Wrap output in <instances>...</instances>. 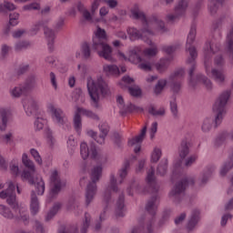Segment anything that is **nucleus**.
Returning a JSON list of instances; mask_svg holds the SVG:
<instances>
[{"label": "nucleus", "mask_w": 233, "mask_h": 233, "mask_svg": "<svg viewBox=\"0 0 233 233\" xmlns=\"http://www.w3.org/2000/svg\"><path fill=\"white\" fill-rule=\"evenodd\" d=\"M131 19H136L137 21H141L143 25V29L141 31L129 27L127 29V34L130 39H141L144 43H147L151 47L142 49L140 46L134 47L129 51V57H136V59H141V57H156L157 56V46L152 42L150 38L151 35L156 34V30L159 32H166L165 22L157 19V16L152 15L147 18V15L139 8V5L135 4L130 10Z\"/></svg>", "instance_id": "1"}, {"label": "nucleus", "mask_w": 233, "mask_h": 233, "mask_svg": "<svg viewBox=\"0 0 233 233\" xmlns=\"http://www.w3.org/2000/svg\"><path fill=\"white\" fill-rule=\"evenodd\" d=\"M229 99L230 91H224L217 97L212 108L214 119L206 117L202 121V132L207 134L212 130V125H214L215 128H218V127L223 123V119H225V116H227V105Z\"/></svg>", "instance_id": "2"}, {"label": "nucleus", "mask_w": 233, "mask_h": 233, "mask_svg": "<svg viewBox=\"0 0 233 233\" xmlns=\"http://www.w3.org/2000/svg\"><path fill=\"white\" fill-rule=\"evenodd\" d=\"M22 162L28 170H24L21 177L28 181L29 185H35L37 195L43 196V194H45V180H43V177L39 175L34 177V176H35V165L34 161L28 158V155L23 154Z\"/></svg>", "instance_id": "3"}, {"label": "nucleus", "mask_w": 233, "mask_h": 233, "mask_svg": "<svg viewBox=\"0 0 233 233\" xmlns=\"http://www.w3.org/2000/svg\"><path fill=\"white\" fill-rule=\"evenodd\" d=\"M87 92L91 98V105L95 108H97L99 103V94L102 96H107L110 92V88H108V84L105 82L103 77H98L96 80L92 79L91 76L87 77Z\"/></svg>", "instance_id": "4"}, {"label": "nucleus", "mask_w": 233, "mask_h": 233, "mask_svg": "<svg viewBox=\"0 0 233 233\" xmlns=\"http://www.w3.org/2000/svg\"><path fill=\"white\" fill-rule=\"evenodd\" d=\"M103 176V166L102 165H96L92 167L90 177L91 182L88 183L86 189V205L88 207L90 203H92L97 194V181L101 179Z\"/></svg>", "instance_id": "5"}, {"label": "nucleus", "mask_w": 233, "mask_h": 233, "mask_svg": "<svg viewBox=\"0 0 233 233\" xmlns=\"http://www.w3.org/2000/svg\"><path fill=\"white\" fill-rule=\"evenodd\" d=\"M95 35L93 37L94 50H97L99 57H104V59L110 58V56H112V47L103 42V40L106 39V31L97 26Z\"/></svg>", "instance_id": "6"}, {"label": "nucleus", "mask_w": 233, "mask_h": 233, "mask_svg": "<svg viewBox=\"0 0 233 233\" xmlns=\"http://www.w3.org/2000/svg\"><path fill=\"white\" fill-rule=\"evenodd\" d=\"M189 65V82L188 85L190 88H196L198 86V83H203L204 86H206L207 90H212V81L208 79V77L205 76L203 74H198L196 76V79H194V72H196V68L198 66L196 60L190 59L187 62Z\"/></svg>", "instance_id": "7"}, {"label": "nucleus", "mask_w": 233, "mask_h": 233, "mask_svg": "<svg viewBox=\"0 0 233 233\" xmlns=\"http://www.w3.org/2000/svg\"><path fill=\"white\" fill-rule=\"evenodd\" d=\"M194 178H184L178 181L169 192V198L174 203H179L185 196V190H187V185H194Z\"/></svg>", "instance_id": "8"}, {"label": "nucleus", "mask_w": 233, "mask_h": 233, "mask_svg": "<svg viewBox=\"0 0 233 233\" xmlns=\"http://www.w3.org/2000/svg\"><path fill=\"white\" fill-rule=\"evenodd\" d=\"M47 24H48V21L46 20H42L35 24L31 29V35H35V34H37V32L41 30V27H44V34L46 35V38L47 39L48 50L49 52H54V41L56 39V32L46 27Z\"/></svg>", "instance_id": "9"}, {"label": "nucleus", "mask_w": 233, "mask_h": 233, "mask_svg": "<svg viewBox=\"0 0 233 233\" xmlns=\"http://www.w3.org/2000/svg\"><path fill=\"white\" fill-rule=\"evenodd\" d=\"M66 187V182L61 179L59 176V172L57 170H54L50 175V191L49 198L50 199H55L59 196V192L63 190Z\"/></svg>", "instance_id": "10"}, {"label": "nucleus", "mask_w": 233, "mask_h": 233, "mask_svg": "<svg viewBox=\"0 0 233 233\" xmlns=\"http://www.w3.org/2000/svg\"><path fill=\"white\" fill-rule=\"evenodd\" d=\"M1 199H6V203L11 208H17V198L15 197V185L13 182L7 183V188L0 192Z\"/></svg>", "instance_id": "11"}, {"label": "nucleus", "mask_w": 233, "mask_h": 233, "mask_svg": "<svg viewBox=\"0 0 233 233\" xmlns=\"http://www.w3.org/2000/svg\"><path fill=\"white\" fill-rule=\"evenodd\" d=\"M48 110L53 121L56 123L58 127H65V125L68 126V117H66V114H65L63 109L56 107L54 105H50Z\"/></svg>", "instance_id": "12"}, {"label": "nucleus", "mask_w": 233, "mask_h": 233, "mask_svg": "<svg viewBox=\"0 0 233 233\" xmlns=\"http://www.w3.org/2000/svg\"><path fill=\"white\" fill-rule=\"evenodd\" d=\"M156 171L154 167L147 171V175L146 177L147 187L144 189V192H148L149 194H157L159 191V185H157V181L156 180Z\"/></svg>", "instance_id": "13"}, {"label": "nucleus", "mask_w": 233, "mask_h": 233, "mask_svg": "<svg viewBox=\"0 0 233 233\" xmlns=\"http://www.w3.org/2000/svg\"><path fill=\"white\" fill-rule=\"evenodd\" d=\"M195 39H196V25L193 24L187 35V40L186 45V50L189 53L191 59H196V57H198V50L193 46Z\"/></svg>", "instance_id": "14"}, {"label": "nucleus", "mask_w": 233, "mask_h": 233, "mask_svg": "<svg viewBox=\"0 0 233 233\" xmlns=\"http://www.w3.org/2000/svg\"><path fill=\"white\" fill-rule=\"evenodd\" d=\"M118 192L119 188L117 187V179L116 178V175L111 174L109 177V185L106 188L104 192L103 201L108 205L110 203V199H112V192Z\"/></svg>", "instance_id": "15"}, {"label": "nucleus", "mask_w": 233, "mask_h": 233, "mask_svg": "<svg viewBox=\"0 0 233 233\" xmlns=\"http://www.w3.org/2000/svg\"><path fill=\"white\" fill-rule=\"evenodd\" d=\"M188 6V2L187 0H180L177 4V5L175 7V14L174 15H168L167 16V20L169 23L176 22L177 19H179L181 15H185V12H187V8Z\"/></svg>", "instance_id": "16"}, {"label": "nucleus", "mask_w": 233, "mask_h": 233, "mask_svg": "<svg viewBox=\"0 0 233 233\" xmlns=\"http://www.w3.org/2000/svg\"><path fill=\"white\" fill-rule=\"evenodd\" d=\"M146 136H147V126H145L142 128L139 135L128 140V146L135 147L134 148L135 154H137V152H141V144L143 143Z\"/></svg>", "instance_id": "17"}, {"label": "nucleus", "mask_w": 233, "mask_h": 233, "mask_svg": "<svg viewBox=\"0 0 233 233\" xmlns=\"http://www.w3.org/2000/svg\"><path fill=\"white\" fill-rule=\"evenodd\" d=\"M116 103L120 108L119 114L122 116H127V114L129 112H134V110H137V112H143V107H137L132 104L129 106H125V100L123 99L122 96H117Z\"/></svg>", "instance_id": "18"}, {"label": "nucleus", "mask_w": 233, "mask_h": 233, "mask_svg": "<svg viewBox=\"0 0 233 233\" xmlns=\"http://www.w3.org/2000/svg\"><path fill=\"white\" fill-rule=\"evenodd\" d=\"M98 128L100 134L98 137L96 138V141L98 145H105V139H106L108 132H110V126H108L106 122H102L99 124Z\"/></svg>", "instance_id": "19"}, {"label": "nucleus", "mask_w": 233, "mask_h": 233, "mask_svg": "<svg viewBox=\"0 0 233 233\" xmlns=\"http://www.w3.org/2000/svg\"><path fill=\"white\" fill-rule=\"evenodd\" d=\"M24 108L27 116H34L37 112V101L34 97H27L24 100Z\"/></svg>", "instance_id": "20"}, {"label": "nucleus", "mask_w": 233, "mask_h": 233, "mask_svg": "<svg viewBox=\"0 0 233 233\" xmlns=\"http://www.w3.org/2000/svg\"><path fill=\"white\" fill-rule=\"evenodd\" d=\"M219 52V44L216 42V39L211 40V42L207 43L204 47V54L206 56V59L208 57H212L214 54H218Z\"/></svg>", "instance_id": "21"}, {"label": "nucleus", "mask_w": 233, "mask_h": 233, "mask_svg": "<svg viewBox=\"0 0 233 233\" xmlns=\"http://www.w3.org/2000/svg\"><path fill=\"white\" fill-rule=\"evenodd\" d=\"M233 168V151H231L228 155V160L224 162L220 168V176L225 177L230 170Z\"/></svg>", "instance_id": "22"}, {"label": "nucleus", "mask_w": 233, "mask_h": 233, "mask_svg": "<svg viewBox=\"0 0 233 233\" xmlns=\"http://www.w3.org/2000/svg\"><path fill=\"white\" fill-rule=\"evenodd\" d=\"M211 78H213L215 80V83H218V85H224L227 81V76H225V73L216 68H213L211 70Z\"/></svg>", "instance_id": "23"}, {"label": "nucleus", "mask_w": 233, "mask_h": 233, "mask_svg": "<svg viewBox=\"0 0 233 233\" xmlns=\"http://www.w3.org/2000/svg\"><path fill=\"white\" fill-rule=\"evenodd\" d=\"M76 59H81L83 57L88 59V57H90V46L88 43L84 42L81 45L80 50H77L76 53Z\"/></svg>", "instance_id": "24"}, {"label": "nucleus", "mask_w": 233, "mask_h": 233, "mask_svg": "<svg viewBox=\"0 0 233 233\" xmlns=\"http://www.w3.org/2000/svg\"><path fill=\"white\" fill-rule=\"evenodd\" d=\"M22 85L26 92L34 90L37 86V76L35 75H30Z\"/></svg>", "instance_id": "25"}, {"label": "nucleus", "mask_w": 233, "mask_h": 233, "mask_svg": "<svg viewBox=\"0 0 233 233\" xmlns=\"http://www.w3.org/2000/svg\"><path fill=\"white\" fill-rule=\"evenodd\" d=\"M199 214H200V212L198 209H194L192 211L191 217L187 223L188 230H194V228H196V225H198V223H199Z\"/></svg>", "instance_id": "26"}, {"label": "nucleus", "mask_w": 233, "mask_h": 233, "mask_svg": "<svg viewBox=\"0 0 233 233\" xmlns=\"http://www.w3.org/2000/svg\"><path fill=\"white\" fill-rule=\"evenodd\" d=\"M123 208H125V195L121 194L116 201V216L117 218H124Z\"/></svg>", "instance_id": "27"}, {"label": "nucleus", "mask_w": 233, "mask_h": 233, "mask_svg": "<svg viewBox=\"0 0 233 233\" xmlns=\"http://www.w3.org/2000/svg\"><path fill=\"white\" fill-rule=\"evenodd\" d=\"M154 66L159 74H163V72H167L168 66H170V60L168 59H160L157 63L154 64Z\"/></svg>", "instance_id": "28"}, {"label": "nucleus", "mask_w": 233, "mask_h": 233, "mask_svg": "<svg viewBox=\"0 0 233 233\" xmlns=\"http://www.w3.org/2000/svg\"><path fill=\"white\" fill-rule=\"evenodd\" d=\"M76 7L78 12L82 14L85 21H87L88 23H94V19L92 18V14H90L88 10L85 8V5H83V3L78 2L76 4Z\"/></svg>", "instance_id": "29"}, {"label": "nucleus", "mask_w": 233, "mask_h": 233, "mask_svg": "<svg viewBox=\"0 0 233 233\" xmlns=\"http://www.w3.org/2000/svg\"><path fill=\"white\" fill-rule=\"evenodd\" d=\"M183 82L181 80H169V88L173 93V97H176L181 92Z\"/></svg>", "instance_id": "30"}, {"label": "nucleus", "mask_w": 233, "mask_h": 233, "mask_svg": "<svg viewBox=\"0 0 233 233\" xmlns=\"http://www.w3.org/2000/svg\"><path fill=\"white\" fill-rule=\"evenodd\" d=\"M184 78H185V69L178 68L169 75L168 81H183Z\"/></svg>", "instance_id": "31"}, {"label": "nucleus", "mask_w": 233, "mask_h": 233, "mask_svg": "<svg viewBox=\"0 0 233 233\" xmlns=\"http://www.w3.org/2000/svg\"><path fill=\"white\" fill-rule=\"evenodd\" d=\"M39 212V200L37 199V195L35 191L31 192V214L35 216Z\"/></svg>", "instance_id": "32"}, {"label": "nucleus", "mask_w": 233, "mask_h": 233, "mask_svg": "<svg viewBox=\"0 0 233 233\" xmlns=\"http://www.w3.org/2000/svg\"><path fill=\"white\" fill-rule=\"evenodd\" d=\"M178 154L181 159H185V157H187L188 154H190V147L188 146V142H187L186 140L181 142V145L178 148Z\"/></svg>", "instance_id": "33"}, {"label": "nucleus", "mask_w": 233, "mask_h": 233, "mask_svg": "<svg viewBox=\"0 0 233 233\" xmlns=\"http://www.w3.org/2000/svg\"><path fill=\"white\" fill-rule=\"evenodd\" d=\"M104 72H107L111 76H115V77L121 76V71H119V67L116 65L104 66Z\"/></svg>", "instance_id": "34"}, {"label": "nucleus", "mask_w": 233, "mask_h": 233, "mask_svg": "<svg viewBox=\"0 0 233 233\" xmlns=\"http://www.w3.org/2000/svg\"><path fill=\"white\" fill-rule=\"evenodd\" d=\"M128 170H130V161L126 160L124 162L123 167L119 170V177L121 178V180L119 181V185H121L125 177H127Z\"/></svg>", "instance_id": "35"}, {"label": "nucleus", "mask_w": 233, "mask_h": 233, "mask_svg": "<svg viewBox=\"0 0 233 233\" xmlns=\"http://www.w3.org/2000/svg\"><path fill=\"white\" fill-rule=\"evenodd\" d=\"M165 86H167V80L166 79L158 80L154 87L155 96H161V94H163V90H165Z\"/></svg>", "instance_id": "36"}, {"label": "nucleus", "mask_w": 233, "mask_h": 233, "mask_svg": "<svg viewBox=\"0 0 233 233\" xmlns=\"http://www.w3.org/2000/svg\"><path fill=\"white\" fill-rule=\"evenodd\" d=\"M130 85H134V78L128 76H124L121 79V81L118 83V86L120 88L123 90L130 87Z\"/></svg>", "instance_id": "37"}, {"label": "nucleus", "mask_w": 233, "mask_h": 233, "mask_svg": "<svg viewBox=\"0 0 233 233\" xmlns=\"http://www.w3.org/2000/svg\"><path fill=\"white\" fill-rule=\"evenodd\" d=\"M131 63H134L135 65H137L138 63V68H140V70H144L145 72H150V70H152V64L147 62H142L143 60L139 59V60H130Z\"/></svg>", "instance_id": "38"}, {"label": "nucleus", "mask_w": 233, "mask_h": 233, "mask_svg": "<svg viewBox=\"0 0 233 233\" xmlns=\"http://www.w3.org/2000/svg\"><path fill=\"white\" fill-rule=\"evenodd\" d=\"M25 94H28L26 89H25L23 84L15 86L12 91L11 95L13 97H21V96H25Z\"/></svg>", "instance_id": "39"}, {"label": "nucleus", "mask_w": 233, "mask_h": 233, "mask_svg": "<svg viewBox=\"0 0 233 233\" xmlns=\"http://www.w3.org/2000/svg\"><path fill=\"white\" fill-rule=\"evenodd\" d=\"M221 5H223L221 0H210L208 4V10L210 14H216Z\"/></svg>", "instance_id": "40"}, {"label": "nucleus", "mask_w": 233, "mask_h": 233, "mask_svg": "<svg viewBox=\"0 0 233 233\" xmlns=\"http://www.w3.org/2000/svg\"><path fill=\"white\" fill-rule=\"evenodd\" d=\"M0 116L2 119V123L0 124V130L5 131V130H6V127L8 125V115L6 113V110L1 109Z\"/></svg>", "instance_id": "41"}, {"label": "nucleus", "mask_w": 233, "mask_h": 233, "mask_svg": "<svg viewBox=\"0 0 233 233\" xmlns=\"http://www.w3.org/2000/svg\"><path fill=\"white\" fill-rule=\"evenodd\" d=\"M214 170H216V167H210L208 170L202 175L198 182L200 187H203V185H207V181H208V178L210 177V174H212Z\"/></svg>", "instance_id": "42"}, {"label": "nucleus", "mask_w": 233, "mask_h": 233, "mask_svg": "<svg viewBox=\"0 0 233 233\" xmlns=\"http://www.w3.org/2000/svg\"><path fill=\"white\" fill-rule=\"evenodd\" d=\"M167 168H168V160L167 159L162 160L157 168V174H159L160 176H165V174H167Z\"/></svg>", "instance_id": "43"}, {"label": "nucleus", "mask_w": 233, "mask_h": 233, "mask_svg": "<svg viewBox=\"0 0 233 233\" xmlns=\"http://www.w3.org/2000/svg\"><path fill=\"white\" fill-rule=\"evenodd\" d=\"M0 214L7 219H14V214L10 211V208H6L5 205H0Z\"/></svg>", "instance_id": "44"}, {"label": "nucleus", "mask_w": 233, "mask_h": 233, "mask_svg": "<svg viewBox=\"0 0 233 233\" xmlns=\"http://www.w3.org/2000/svg\"><path fill=\"white\" fill-rule=\"evenodd\" d=\"M77 112H80L84 116H86V117H90L91 119H95V121H99V116L96 113H94L90 110H86L85 108H78Z\"/></svg>", "instance_id": "45"}, {"label": "nucleus", "mask_w": 233, "mask_h": 233, "mask_svg": "<svg viewBox=\"0 0 233 233\" xmlns=\"http://www.w3.org/2000/svg\"><path fill=\"white\" fill-rule=\"evenodd\" d=\"M161 156H162L161 148L155 147L151 154V162L157 163V161L161 159Z\"/></svg>", "instance_id": "46"}, {"label": "nucleus", "mask_w": 233, "mask_h": 233, "mask_svg": "<svg viewBox=\"0 0 233 233\" xmlns=\"http://www.w3.org/2000/svg\"><path fill=\"white\" fill-rule=\"evenodd\" d=\"M66 209L70 211L79 209V201L76 200V198H70L67 202Z\"/></svg>", "instance_id": "47"}, {"label": "nucleus", "mask_w": 233, "mask_h": 233, "mask_svg": "<svg viewBox=\"0 0 233 233\" xmlns=\"http://www.w3.org/2000/svg\"><path fill=\"white\" fill-rule=\"evenodd\" d=\"M177 48H179V45L164 46H162V52L167 54V56H172Z\"/></svg>", "instance_id": "48"}, {"label": "nucleus", "mask_w": 233, "mask_h": 233, "mask_svg": "<svg viewBox=\"0 0 233 233\" xmlns=\"http://www.w3.org/2000/svg\"><path fill=\"white\" fill-rule=\"evenodd\" d=\"M61 208V204H56L51 209L50 211L47 213V216L46 218V221H50V219H52V218H54V216H56V214H57V212L59 211V209Z\"/></svg>", "instance_id": "49"}, {"label": "nucleus", "mask_w": 233, "mask_h": 233, "mask_svg": "<svg viewBox=\"0 0 233 233\" xmlns=\"http://www.w3.org/2000/svg\"><path fill=\"white\" fill-rule=\"evenodd\" d=\"M148 114L151 116H165V109L161 107L157 110L153 105H150L148 107Z\"/></svg>", "instance_id": "50"}, {"label": "nucleus", "mask_w": 233, "mask_h": 233, "mask_svg": "<svg viewBox=\"0 0 233 233\" xmlns=\"http://www.w3.org/2000/svg\"><path fill=\"white\" fill-rule=\"evenodd\" d=\"M80 154H81L82 159H86L88 156H90L88 146L85 142L81 143L80 145Z\"/></svg>", "instance_id": "51"}, {"label": "nucleus", "mask_w": 233, "mask_h": 233, "mask_svg": "<svg viewBox=\"0 0 233 233\" xmlns=\"http://www.w3.org/2000/svg\"><path fill=\"white\" fill-rule=\"evenodd\" d=\"M30 154L38 165H43V158H41V155H39V151L37 149L32 148L30 150Z\"/></svg>", "instance_id": "52"}, {"label": "nucleus", "mask_w": 233, "mask_h": 233, "mask_svg": "<svg viewBox=\"0 0 233 233\" xmlns=\"http://www.w3.org/2000/svg\"><path fill=\"white\" fill-rule=\"evenodd\" d=\"M74 127L76 132H79L81 130L82 123H81V115H79V113H76L74 116Z\"/></svg>", "instance_id": "53"}, {"label": "nucleus", "mask_w": 233, "mask_h": 233, "mask_svg": "<svg viewBox=\"0 0 233 233\" xmlns=\"http://www.w3.org/2000/svg\"><path fill=\"white\" fill-rule=\"evenodd\" d=\"M9 25L11 26H16V25H19V14L13 13L9 15Z\"/></svg>", "instance_id": "54"}, {"label": "nucleus", "mask_w": 233, "mask_h": 233, "mask_svg": "<svg viewBox=\"0 0 233 233\" xmlns=\"http://www.w3.org/2000/svg\"><path fill=\"white\" fill-rule=\"evenodd\" d=\"M228 137H229L228 132L224 131L218 136V137L216 139V144L221 145V143H225V141H227V139H228Z\"/></svg>", "instance_id": "55"}, {"label": "nucleus", "mask_w": 233, "mask_h": 233, "mask_svg": "<svg viewBox=\"0 0 233 233\" xmlns=\"http://www.w3.org/2000/svg\"><path fill=\"white\" fill-rule=\"evenodd\" d=\"M89 227H90V215L86 213V215H85V222L83 223V226L81 228L80 232L81 233H86V230H88Z\"/></svg>", "instance_id": "56"}, {"label": "nucleus", "mask_w": 233, "mask_h": 233, "mask_svg": "<svg viewBox=\"0 0 233 233\" xmlns=\"http://www.w3.org/2000/svg\"><path fill=\"white\" fill-rule=\"evenodd\" d=\"M5 10H15V5L8 1H5L4 5L0 4V12H5Z\"/></svg>", "instance_id": "57"}, {"label": "nucleus", "mask_w": 233, "mask_h": 233, "mask_svg": "<svg viewBox=\"0 0 233 233\" xmlns=\"http://www.w3.org/2000/svg\"><path fill=\"white\" fill-rule=\"evenodd\" d=\"M9 168H10L11 174H13V176H18V174H19V164H17L16 160H13L11 162Z\"/></svg>", "instance_id": "58"}, {"label": "nucleus", "mask_w": 233, "mask_h": 233, "mask_svg": "<svg viewBox=\"0 0 233 233\" xmlns=\"http://www.w3.org/2000/svg\"><path fill=\"white\" fill-rule=\"evenodd\" d=\"M127 90L130 96H132L133 97H139V96H141V88H139L138 86H136V87L129 86Z\"/></svg>", "instance_id": "59"}, {"label": "nucleus", "mask_w": 233, "mask_h": 233, "mask_svg": "<svg viewBox=\"0 0 233 233\" xmlns=\"http://www.w3.org/2000/svg\"><path fill=\"white\" fill-rule=\"evenodd\" d=\"M173 101H170V110L174 117H177V103H176V96H172Z\"/></svg>", "instance_id": "60"}, {"label": "nucleus", "mask_w": 233, "mask_h": 233, "mask_svg": "<svg viewBox=\"0 0 233 233\" xmlns=\"http://www.w3.org/2000/svg\"><path fill=\"white\" fill-rule=\"evenodd\" d=\"M45 134L46 136L47 141L51 147L56 143V138H54V136H52V130L50 128H46L45 130Z\"/></svg>", "instance_id": "61"}, {"label": "nucleus", "mask_w": 233, "mask_h": 233, "mask_svg": "<svg viewBox=\"0 0 233 233\" xmlns=\"http://www.w3.org/2000/svg\"><path fill=\"white\" fill-rule=\"evenodd\" d=\"M44 127H45V119L41 117H37L36 120L35 121V130H43Z\"/></svg>", "instance_id": "62"}, {"label": "nucleus", "mask_w": 233, "mask_h": 233, "mask_svg": "<svg viewBox=\"0 0 233 233\" xmlns=\"http://www.w3.org/2000/svg\"><path fill=\"white\" fill-rule=\"evenodd\" d=\"M35 230L37 233H45V227H43V224L39 222L38 220H35Z\"/></svg>", "instance_id": "63"}, {"label": "nucleus", "mask_w": 233, "mask_h": 233, "mask_svg": "<svg viewBox=\"0 0 233 233\" xmlns=\"http://www.w3.org/2000/svg\"><path fill=\"white\" fill-rule=\"evenodd\" d=\"M41 5L37 3H32L24 6V10H39Z\"/></svg>", "instance_id": "64"}]
</instances>
